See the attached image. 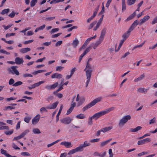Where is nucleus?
<instances>
[{
	"label": "nucleus",
	"mask_w": 157,
	"mask_h": 157,
	"mask_svg": "<svg viewBox=\"0 0 157 157\" xmlns=\"http://www.w3.org/2000/svg\"><path fill=\"white\" fill-rule=\"evenodd\" d=\"M86 71V76L87 77V80L86 82V87H87L90 82V81L91 77L92 72V68L91 65L87 62L86 63V65L85 68L84 70Z\"/></svg>",
	"instance_id": "nucleus-1"
},
{
	"label": "nucleus",
	"mask_w": 157,
	"mask_h": 157,
	"mask_svg": "<svg viewBox=\"0 0 157 157\" xmlns=\"http://www.w3.org/2000/svg\"><path fill=\"white\" fill-rule=\"evenodd\" d=\"M114 109V107H111L108 109H105L104 110L98 112L94 115L92 117L93 119L97 120L101 116L104 115L109 112L113 110Z\"/></svg>",
	"instance_id": "nucleus-2"
},
{
	"label": "nucleus",
	"mask_w": 157,
	"mask_h": 157,
	"mask_svg": "<svg viewBox=\"0 0 157 157\" xmlns=\"http://www.w3.org/2000/svg\"><path fill=\"white\" fill-rule=\"evenodd\" d=\"M131 116L130 115H127L123 117L121 119L118 123L119 127L120 128H122L128 120L131 119Z\"/></svg>",
	"instance_id": "nucleus-3"
},
{
	"label": "nucleus",
	"mask_w": 157,
	"mask_h": 157,
	"mask_svg": "<svg viewBox=\"0 0 157 157\" xmlns=\"http://www.w3.org/2000/svg\"><path fill=\"white\" fill-rule=\"evenodd\" d=\"M101 99L102 98L101 97H99L94 99L90 103L87 105L86 106L83 108V111L84 112L85 110L87 109H88L90 108L91 107L94 105L97 102L100 101Z\"/></svg>",
	"instance_id": "nucleus-4"
},
{
	"label": "nucleus",
	"mask_w": 157,
	"mask_h": 157,
	"mask_svg": "<svg viewBox=\"0 0 157 157\" xmlns=\"http://www.w3.org/2000/svg\"><path fill=\"white\" fill-rule=\"evenodd\" d=\"M18 67L17 66H13L10 67L8 68L7 71L9 74H11L13 75L16 74L17 75H19V73L17 69Z\"/></svg>",
	"instance_id": "nucleus-5"
},
{
	"label": "nucleus",
	"mask_w": 157,
	"mask_h": 157,
	"mask_svg": "<svg viewBox=\"0 0 157 157\" xmlns=\"http://www.w3.org/2000/svg\"><path fill=\"white\" fill-rule=\"evenodd\" d=\"M29 132V130H25L24 132L21 133L19 136L14 137L13 138V140H19L23 137L26 135L28 132Z\"/></svg>",
	"instance_id": "nucleus-6"
},
{
	"label": "nucleus",
	"mask_w": 157,
	"mask_h": 157,
	"mask_svg": "<svg viewBox=\"0 0 157 157\" xmlns=\"http://www.w3.org/2000/svg\"><path fill=\"white\" fill-rule=\"evenodd\" d=\"M62 123L65 124H69L72 121V119L70 117H68L63 118L60 120Z\"/></svg>",
	"instance_id": "nucleus-7"
},
{
	"label": "nucleus",
	"mask_w": 157,
	"mask_h": 157,
	"mask_svg": "<svg viewBox=\"0 0 157 157\" xmlns=\"http://www.w3.org/2000/svg\"><path fill=\"white\" fill-rule=\"evenodd\" d=\"M151 139L149 138H147L142 140H139L138 141L137 144L138 145H140L144 144L146 143L150 142Z\"/></svg>",
	"instance_id": "nucleus-8"
},
{
	"label": "nucleus",
	"mask_w": 157,
	"mask_h": 157,
	"mask_svg": "<svg viewBox=\"0 0 157 157\" xmlns=\"http://www.w3.org/2000/svg\"><path fill=\"white\" fill-rule=\"evenodd\" d=\"M75 98V96L73 98V100L72 102V104L71 105L70 108L67 110V114L68 115L70 114L72 111L74 109V107L76 106V103L75 102H73V100Z\"/></svg>",
	"instance_id": "nucleus-9"
},
{
	"label": "nucleus",
	"mask_w": 157,
	"mask_h": 157,
	"mask_svg": "<svg viewBox=\"0 0 157 157\" xmlns=\"http://www.w3.org/2000/svg\"><path fill=\"white\" fill-rule=\"evenodd\" d=\"M138 24L140 25V22L138 20H136L129 28V30L132 31L134 28Z\"/></svg>",
	"instance_id": "nucleus-10"
},
{
	"label": "nucleus",
	"mask_w": 157,
	"mask_h": 157,
	"mask_svg": "<svg viewBox=\"0 0 157 157\" xmlns=\"http://www.w3.org/2000/svg\"><path fill=\"white\" fill-rule=\"evenodd\" d=\"M40 118V115L39 114H37L36 115L32 120V123L33 124H35L39 121Z\"/></svg>",
	"instance_id": "nucleus-11"
},
{
	"label": "nucleus",
	"mask_w": 157,
	"mask_h": 157,
	"mask_svg": "<svg viewBox=\"0 0 157 157\" xmlns=\"http://www.w3.org/2000/svg\"><path fill=\"white\" fill-rule=\"evenodd\" d=\"M61 145H64L67 148L71 147L73 146L70 142L64 141L60 143Z\"/></svg>",
	"instance_id": "nucleus-12"
},
{
	"label": "nucleus",
	"mask_w": 157,
	"mask_h": 157,
	"mask_svg": "<svg viewBox=\"0 0 157 157\" xmlns=\"http://www.w3.org/2000/svg\"><path fill=\"white\" fill-rule=\"evenodd\" d=\"M102 41L99 39L95 43H93L90 44V45L92 48H93L94 49H95L101 43Z\"/></svg>",
	"instance_id": "nucleus-13"
},
{
	"label": "nucleus",
	"mask_w": 157,
	"mask_h": 157,
	"mask_svg": "<svg viewBox=\"0 0 157 157\" xmlns=\"http://www.w3.org/2000/svg\"><path fill=\"white\" fill-rule=\"evenodd\" d=\"M58 85L57 82L55 83L54 84L50 85H47L45 87V88L48 90H51L54 89Z\"/></svg>",
	"instance_id": "nucleus-14"
},
{
	"label": "nucleus",
	"mask_w": 157,
	"mask_h": 157,
	"mask_svg": "<svg viewBox=\"0 0 157 157\" xmlns=\"http://www.w3.org/2000/svg\"><path fill=\"white\" fill-rule=\"evenodd\" d=\"M132 31L130 30L129 29L127 31L126 33H124L122 35V38L123 39L122 40H124V41L130 35V32Z\"/></svg>",
	"instance_id": "nucleus-15"
},
{
	"label": "nucleus",
	"mask_w": 157,
	"mask_h": 157,
	"mask_svg": "<svg viewBox=\"0 0 157 157\" xmlns=\"http://www.w3.org/2000/svg\"><path fill=\"white\" fill-rule=\"evenodd\" d=\"M150 18V17L148 15H146L144 16L143 18L140 20V25H141L143 24L144 23L147 21Z\"/></svg>",
	"instance_id": "nucleus-16"
},
{
	"label": "nucleus",
	"mask_w": 157,
	"mask_h": 157,
	"mask_svg": "<svg viewBox=\"0 0 157 157\" xmlns=\"http://www.w3.org/2000/svg\"><path fill=\"white\" fill-rule=\"evenodd\" d=\"M113 128L112 126H110L109 127H107L102 128L99 130L100 132H103V133H105L108 131H109Z\"/></svg>",
	"instance_id": "nucleus-17"
},
{
	"label": "nucleus",
	"mask_w": 157,
	"mask_h": 157,
	"mask_svg": "<svg viewBox=\"0 0 157 157\" xmlns=\"http://www.w3.org/2000/svg\"><path fill=\"white\" fill-rule=\"evenodd\" d=\"M79 42L77 38H76L73 40L71 44L74 48H76L79 44Z\"/></svg>",
	"instance_id": "nucleus-18"
},
{
	"label": "nucleus",
	"mask_w": 157,
	"mask_h": 157,
	"mask_svg": "<svg viewBox=\"0 0 157 157\" xmlns=\"http://www.w3.org/2000/svg\"><path fill=\"white\" fill-rule=\"evenodd\" d=\"M106 29L105 28H104L102 30L101 35L99 37V39L103 40L104 39V36L106 32Z\"/></svg>",
	"instance_id": "nucleus-19"
},
{
	"label": "nucleus",
	"mask_w": 157,
	"mask_h": 157,
	"mask_svg": "<svg viewBox=\"0 0 157 157\" xmlns=\"http://www.w3.org/2000/svg\"><path fill=\"white\" fill-rule=\"evenodd\" d=\"M149 87L147 89L144 88H139L138 89V91L141 93L146 94L147 92Z\"/></svg>",
	"instance_id": "nucleus-20"
},
{
	"label": "nucleus",
	"mask_w": 157,
	"mask_h": 157,
	"mask_svg": "<svg viewBox=\"0 0 157 157\" xmlns=\"http://www.w3.org/2000/svg\"><path fill=\"white\" fill-rule=\"evenodd\" d=\"M15 60L16 63L17 64H22L24 62V61L22 59V58H21L19 57L16 58Z\"/></svg>",
	"instance_id": "nucleus-21"
},
{
	"label": "nucleus",
	"mask_w": 157,
	"mask_h": 157,
	"mask_svg": "<svg viewBox=\"0 0 157 157\" xmlns=\"http://www.w3.org/2000/svg\"><path fill=\"white\" fill-rule=\"evenodd\" d=\"M62 75L61 74H58L57 73H54L51 76V78H62Z\"/></svg>",
	"instance_id": "nucleus-22"
},
{
	"label": "nucleus",
	"mask_w": 157,
	"mask_h": 157,
	"mask_svg": "<svg viewBox=\"0 0 157 157\" xmlns=\"http://www.w3.org/2000/svg\"><path fill=\"white\" fill-rule=\"evenodd\" d=\"M58 103V101H56L55 102L53 103L50 107H47L46 108L51 109H55Z\"/></svg>",
	"instance_id": "nucleus-23"
},
{
	"label": "nucleus",
	"mask_w": 157,
	"mask_h": 157,
	"mask_svg": "<svg viewBox=\"0 0 157 157\" xmlns=\"http://www.w3.org/2000/svg\"><path fill=\"white\" fill-rule=\"evenodd\" d=\"M142 127L140 126H138L134 128H131L130 129V131L132 132H136L138 131L141 129Z\"/></svg>",
	"instance_id": "nucleus-24"
},
{
	"label": "nucleus",
	"mask_w": 157,
	"mask_h": 157,
	"mask_svg": "<svg viewBox=\"0 0 157 157\" xmlns=\"http://www.w3.org/2000/svg\"><path fill=\"white\" fill-rule=\"evenodd\" d=\"M63 108V105H62L60 107V109L59 111V112H58L57 115V116H56V122H57L59 120V116L60 115L61 113L62 110Z\"/></svg>",
	"instance_id": "nucleus-25"
},
{
	"label": "nucleus",
	"mask_w": 157,
	"mask_h": 157,
	"mask_svg": "<svg viewBox=\"0 0 157 157\" xmlns=\"http://www.w3.org/2000/svg\"><path fill=\"white\" fill-rule=\"evenodd\" d=\"M145 75L144 73L143 74L141 75H140L139 77L138 78L135 79L134 80V81L135 82H138L139 81H140L141 80L143 79L145 77Z\"/></svg>",
	"instance_id": "nucleus-26"
},
{
	"label": "nucleus",
	"mask_w": 157,
	"mask_h": 157,
	"mask_svg": "<svg viewBox=\"0 0 157 157\" xmlns=\"http://www.w3.org/2000/svg\"><path fill=\"white\" fill-rule=\"evenodd\" d=\"M111 140L112 139L110 138L107 140L101 142L100 144V146L101 147L104 146H105L107 144H108Z\"/></svg>",
	"instance_id": "nucleus-27"
},
{
	"label": "nucleus",
	"mask_w": 157,
	"mask_h": 157,
	"mask_svg": "<svg viewBox=\"0 0 157 157\" xmlns=\"http://www.w3.org/2000/svg\"><path fill=\"white\" fill-rule=\"evenodd\" d=\"M30 48H26L21 49L20 51L22 53H25L30 50Z\"/></svg>",
	"instance_id": "nucleus-28"
},
{
	"label": "nucleus",
	"mask_w": 157,
	"mask_h": 157,
	"mask_svg": "<svg viewBox=\"0 0 157 157\" xmlns=\"http://www.w3.org/2000/svg\"><path fill=\"white\" fill-rule=\"evenodd\" d=\"M136 15V11H135L133 13L131 14L129 17H128L126 19L127 21H128L131 20Z\"/></svg>",
	"instance_id": "nucleus-29"
},
{
	"label": "nucleus",
	"mask_w": 157,
	"mask_h": 157,
	"mask_svg": "<svg viewBox=\"0 0 157 157\" xmlns=\"http://www.w3.org/2000/svg\"><path fill=\"white\" fill-rule=\"evenodd\" d=\"M136 15V11H135L133 13L131 14L129 17H128L126 19L127 21H128L131 20Z\"/></svg>",
	"instance_id": "nucleus-30"
},
{
	"label": "nucleus",
	"mask_w": 157,
	"mask_h": 157,
	"mask_svg": "<svg viewBox=\"0 0 157 157\" xmlns=\"http://www.w3.org/2000/svg\"><path fill=\"white\" fill-rule=\"evenodd\" d=\"M1 153L2 154L4 155L7 157H12L11 155L6 153V150H4L2 149H1Z\"/></svg>",
	"instance_id": "nucleus-31"
},
{
	"label": "nucleus",
	"mask_w": 157,
	"mask_h": 157,
	"mask_svg": "<svg viewBox=\"0 0 157 157\" xmlns=\"http://www.w3.org/2000/svg\"><path fill=\"white\" fill-rule=\"evenodd\" d=\"M122 11H124L126 9V6L125 0H122Z\"/></svg>",
	"instance_id": "nucleus-32"
},
{
	"label": "nucleus",
	"mask_w": 157,
	"mask_h": 157,
	"mask_svg": "<svg viewBox=\"0 0 157 157\" xmlns=\"http://www.w3.org/2000/svg\"><path fill=\"white\" fill-rule=\"evenodd\" d=\"M85 115L84 114L82 113L78 114L76 116V117L77 118L79 119H83L85 118Z\"/></svg>",
	"instance_id": "nucleus-33"
},
{
	"label": "nucleus",
	"mask_w": 157,
	"mask_h": 157,
	"mask_svg": "<svg viewBox=\"0 0 157 157\" xmlns=\"http://www.w3.org/2000/svg\"><path fill=\"white\" fill-rule=\"evenodd\" d=\"M83 148L84 147H83L82 145L81 144L79 146L76 148L75 149L77 152L82 151H83Z\"/></svg>",
	"instance_id": "nucleus-34"
},
{
	"label": "nucleus",
	"mask_w": 157,
	"mask_h": 157,
	"mask_svg": "<svg viewBox=\"0 0 157 157\" xmlns=\"http://www.w3.org/2000/svg\"><path fill=\"white\" fill-rule=\"evenodd\" d=\"M44 81H41L35 83V84H33V87H34L35 88L36 87L39 86L40 84L44 83Z\"/></svg>",
	"instance_id": "nucleus-35"
},
{
	"label": "nucleus",
	"mask_w": 157,
	"mask_h": 157,
	"mask_svg": "<svg viewBox=\"0 0 157 157\" xmlns=\"http://www.w3.org/2000/svg\"><path fill=\"white\" fill-rule=\"evenodd\" d=\"M136 1V0H127V4L129 6L133 5L135 3Z\"/></svg>",
	"instance_id": "nucleus-36"
},
{
	"label": "nucleus",
	"mask_w": 157,
	"mask_h": 157,
	"mask_svg": "<svg viewBox=\"0 0 157 157\" xmlns=\"http://www.w3.org/2000/svg\"><path fill=\"white\" fill-rule=\"evenodd\" d=\"M92 48L90 45V46L86 49L85 50L84 52L83 53L85 55H86L88 52L90 51V49H91Z\"/></svg>",
	"instance_id": "nucleus-37"
},
{
	"label": "nucleus",
	"mask_w": 157,
	"mask_h": 157,
	"mask_svg": "<svg viewBox=\"0 0 157 157\" xmlns=\"http://www.w3.org/2000/svg\"><path fill=\"white\" fill-rule=\"evenodd\" d=\"M97 23V21H95L93 22L92 23H90V25H89L88 29L89 30H90L92 29L93 27Z\"/></svg>",
	"instance_id": "nucleus-38"
},
{
	"label": "nucleus",
	"mask_w": 157,
	"mask_h": 157,
	"mask_svg": "<svg viewBox=\"0 0 157 157\" xmlns=\"http://www.w3.org/2000/svg\"><path fill=\"white\" fill-rule=\"evenodd\" d=\"M37 2V0H32L30 2V6L31 7L35 6Z\"/></svg>",
	"instance_id": "nucleus-39"
},
{
	"label": "nucleus",
	"mask_w": 157,
	"mask_h": 157,
	"mask_svg": "<svg viewBox=\"0 0 157 157\" xmlns=\"http://www.w3.org/2000/svg\"><path fill=\"white\" fill-rule=\"evenodd\" d=\"M83 146V147H86L90 146V144L89 143H88L87 141H85L84 142L83 144H82Z\"/></svg>",
	"instance_id": "nucleus-40"
},
{
	"label": "nucleus",
	"mask_w": 157,
	"mask_h": 157,
	"mask_svg": "<svg viewBox=\"0 0 157 157\" xmlns=\"http://www.w3.org/2000/svg\"><path fill=\"white\" fill-rule=\"evenodd\" d=\"M10 11V9H4L2 10V12H1L0 13L1 14H4L5 13H7Z\"/></svg>",
	"instance_id": "nucleus-41"
},
{
	"label": "nucleus",
	"mask_w": 157,
	"mask_h": 157,
	"mask_svg": "<svg viewBox=\"0 0 157 157\" xmlns=\"http://www.w3.org/2000/svg\"><path fill=\"white\" fill-rule=\"evenodd\" d=\"M124 40H121V42L119 44V45L118 46V48H117V50H116V48H115V51L116 52H117L118 51V50H119V49H120V48H121L122 44H123V43L124 42Z\"/></svg>",
	"instance_id": "nucleus-42"
},
{
	"label": "nucleus",
	"mask_w": 157,
	"mask_h": 157,
	"mask_svg": "<svg viewBox=\"0 0 157 157\" xmlns=\"http://www.w3.org/2000/svg\"><path fill=\"white\" fill-rule=\"evenodd\" d=\"M46 71V70H39L36 71H35L34 72L33 74L34 75H36L38 73H41L43 72H45Z\"/></svg>",
	"instance_id": "nucleus-43"
},
{
	"label": "nucleus",
	"mask_w": 157,
	"mask_h": 157,
	"mask_svg": "<svg viewBox=\"0 0 157 157\" xmlns=\"http://www.w3.org/2000/svg\"><path fill=\"white\" fill-rule=\"evenodd\" d=\"M22 82L20 81H19L16 82L15 83L13 84V86H17L19 85H21L22 84Z\"/></svg>",
	"instance_id": "nucleus-44"
},
{
	"label": "nucleus",
	"mask_w": 157,
	"mask_h": 157,
	"mask_svg": "<svg viewBox=\"0 0 157 157\" xmlns=\"http://www.w3.org/2000/svg\"><path fill=\"white\" fill-rule=\"evenodd\" d=\"M59 141V140H57L52 142V143H51L50 144H48L47 147H49L53 146L54 144H56V143H58Z\"/></svg>",
	"instance_id": "nucleus-45"
},
{
	"label": "nucleus",
	"mask_w": 157,
	"mask_h": 157,
	"mask_svg": "<svg viewBox=\"0 0 157 157\" xmlns=\"http://www.w3.org/2000/svg\"><path fill=\"white\" fill-rule=\"evenodd\" d=\"M54 98V97L53 96L50 95L46 99V100L48 101H49L53 100Z\"/></svg>",
	"instance_id": "nucleus-46"
},
{
	"label": "nucleus",
	"mask_w": 157,
	"mask_h": 157,
	"mask_svg": "<svg viewBox=\"0 0 157 157\" xmlns=\"http://www.w3.org/2000/svg\"><path fill=\"white\" fill-rule=\"evenodd\" d=\"M77 152L75 148L69 151L68 153V155H70L75 153Z\"/></svg>",
	"instance_id": "nucleus-47"
},
{
	"label": "nucleus",
	"mask_w": 157,
	"mask_h": 157,
	"mask_svg": "<svg viewBox=\"0 0 157 157\" xmlns=\"http://www.w3.org/2000/svg\"><path fill=\"white\" fill-rule=\"evenodd\" d=\"M33 132L35 134H39L41 133L40 130L38 128H35L33 130Z\"/></svg>",
	"instance_id": "nucleus-48"
},
{
	"label": "nucleus",
	"mask_w": 157,
	"mask_h": 157,
	"mask_svg": "<svg viewBox=\"0 0 157 157\" xmlns=\"http://www.w3.org/2000/svg\"><path fill=\"white\" fill-rule=\"evenodd\" d=\"M59 30V28H55L52 29L50 31V33L51 34L56 33Z\"/></svg>",
	"instance_id": "nucleus-49"
},
{
	"label": "nucleus",
	"mask_w": 157,
	"mask_h": 157,
	"mask_svg": "<svg viewBox=\"0 0 157 157\" xmlns=\"http://www.w3.org/2000/svg\"><path fill=\"white\" fill-rule=\"evenodd\" d=\"M31 119V118L28 117H26L24 119V121L25 122L27 123H29L30 120Z\"/></svg>",
	"instance_id": "nucleus-50"
},
{
	"label": "nucleus",
	"mask_w": 157,
	"mask_h": 157,
	"mask_svg": "<svg viewBox=\"0 0 157 157\" xmlns=\"http://www.w3.org/2000/svg\"><path fill=\"white\" fill-rule=\"evenodd\" d=\"M13 130H11L10 131H5V133L7 135H10L12 134L13 132Z\"/></svg>",
	"instance_id": "nucleus-51"
},
{
	"label": "nucleus",
	"mask_w": 157,
	"mask_h": 157,
	"mask_svg": "<svg viewBox=\"0 0 157 157\" xmlns=\"http://www.w3.org/2000/svg\"><path fill=\"white\" fill-rule=\"evenodd\" d=\"M99 138H96L90 140V142L91 143H94V142H98L99 141Z\"/></svg>",
	"instance_id": "nucleus-52"
},
{
	"label": "nucleus",
	"mask_w": 157,
	"mask_h": 157,
	"mask_svg": "<svg viewBox=\"0 0 157 157\" xmlns=\"http://www.w3.org/2000/svg\"><path fill=\"white\" fill-rule=\"evenodd\" d=\"M9 128L8 126H0V130H4V129L9 130Z\"/></svg>",
	"instance_id": "nucleus-53"
},
{
	"label": "nucleus",
	"mask_w": 157,
	"mask_h": 157,
	"mask_svg": "<svg viewBox=\"0 0 157 157\" xmlns=\"http://www.w3.org/2000/svg\"><path fill=\"white\" fill-rule=\"evenodd\" d=\"M0 52L6 55H9L10 54L9 52H6L5 50L4 49L0 50Z\"/></svg>",
	"instance_id": "nucleus-54"
},
{
	"label": "nucleus",
	"mask_w": 157,
	"mask_h": 157,
	"mask_svg": "<svg viewBox=\"0 0 157 157\" xmlns=\"http://www.w3.org/2000/svg\"><path fill=\"white\" fill-rule=\"evenodd\" d=\"M92 119L93 118L92 117H90L89 119L88 124L89 125H91L93 124Z\"/></svg>",
	"instance_id": "nucleus-55"
},
{
	"label": "nucleus",
	"mask_w": 157,
	"mask_h": 157,
	"mask_svg": "<svg viewBox=\"0 0 157 157\" xmlns=\"http://www.w3.org/2000/svg\"><path fill=\"white\" fill-rule=\"evenodd\" d=\"M63 68V67L62 66H57L56 67V71H61Z\"/></svg>",
	"instance_id": "nucleus-56"
},
{
	"label": "nucleus",
	"mask_w": 157,
	"mask_h": 157,
	"mask_svg": "<svg viewBox=\"0 0 157 157\" xmlns=\"http://www.w3.org/2000/svg\"><path fill=\"white\" fill-rule=\"evenodd\" d=\"M156 118L155 117L153 118V119L150 121L149 124H152L154 123L155 122Z\"/></svg>",
	"instance_id": "nucleus-57"
},
{
	"label": "nucleus",
	"mask_w": 157,
	"mask_h": 157,
	"mask_svg": "<svg viewBox=\"0 0 157 157\" xmlns=\"http://www.w3.org/2000/svg\"><path fill=\"white\" fill-rule=\"evenodd\" d=\"M14 80L13 78H11L10 79L9 82V84L10 85H13L14 84Z\"/></svg>",
	"instance_id": "nucleus-58"
},
{
	"label": "nucleus",
	"mask_w": 157,
	"mask_h": 157,
	"mask_svg": "<svg viewBox=\"0 0 157 157\" xmlns=\"http://www.w3.org/2000/svg\"><path fill=\"white\" fill-rule=\"evenodd\" d=\"M15 13L14 11L12 12L9 15V16L11 18H13L14 17Z\"/></svg>",
	"instance_id": "nucleus-59"
},
{
	"label": "nucleus",
	"mask_w": 157,
	"mask_h": 157,
	"mask_svg": "<svg viewBox=\"0 0 157 157\" xmlns=\"http://www.w3.org/2000/svg\"><path fill=\"white\" fill-rule=\"evenodd\" d=\"M12 25H13V24H11L7 26H3V27H4V28L5 30H7L9 28H10L11 27Z\"/></svg>",
	"instance_id": "nucleus-60"
},
{
	"label": "nucleus",
	"mask_w": 157,
	"mask_h": 157,
	"mask_svg": "<svg viewBox=\"0 0 157 157\" xmlns=\"http://www.w3.org/2000/svg\"><path fill=\"white\" fill-rule=\"evenodd\" d=\"M21 154L24 156L26 155V156H30V155L28 152H24L21 153Z\"/></svg>",
	"instance_id": "nucleus-61"
},
{
	"label": "nucleus",
	"mask_w": 157,
	"mask_h": 157,
	"mask_svg": "<svg viewBox=\"0 0 157 157\" xmlns=\"http://www.w3.org/2000/svg\"><path fill=\"white\" fill-rule=\"evenodd\" d=\"M15 34V33H7L6 35V37H9L10 36H14Z\"/></svg>",
	"instance_id": "nucleus-62"
},
{
	"label": "nucleus",
	"mask_w": 157,
	"mask_h": 157,
	"mask_svg": "<svg viewBox=\"0 0 157 157\" xmlns=\"http://www.w3.org/2000/svg\"><path fill=\"white\" fill-rule=\"evenodd\" d=\"M33 41V40L26 41H25L24 42V44H29V43H30L32 42Z\"/></svg>",
	"instance_id": "nucleus-63"
},
{
	"label": "nucleus",
	"mask_w": 157,
	"mask_h": 157,
	"mask_svg": "<svg viewBox=\"0 0 157 157\" xmlns=\"http://www.w3.org/2000/svg\"><path fill=\"white\" fill-rule=\"evenodd\" d=\"M157 23V16L155 18L153 21H152L151 24H154L156 23Z\"/></svg>",
	"instance_id": "nucleus-64"
}]
</instances>
